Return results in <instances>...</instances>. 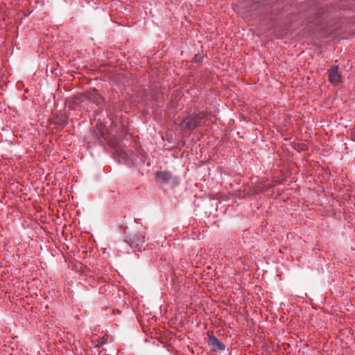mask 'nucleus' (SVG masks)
<instances>
[{"instance_id": "nucleus-5", "label": "nucleus", "mask_w": 355, "mask_h": 355, "mask_svg": "<svg viewBox=\"0 0 355 355\" xmlns=\"http://www.w3.org/2000/svg\"><path fill=\"white\" fill-rule=\"evenodd\" d=\"M144 241V239H140L139 241H132V239H130V245L135 248H137L139 245L140 243H143Z\"/></svg>"}, {"instance_id": "nucleus-2", "label": "nucleus", "mask_w": 355, "mask_h": 355, "mask_svg": "<svg viewBox=\"0 0 355 355\" xmlns=\"http://www.w3.org/2000/svg\"><path fill=\"white\" fill-rule=\"evenodd\" d=\"M208 344L211 347V348L215 352H222L225 349V345L221 343L216 337L214 336H209Z\"/></svg>"}, {"instance_id": "nucleus-4", "label": "nucleus", "mask_w": 355, "mask_h": 355, "mask_svg": "<svg viewBox=\"0 0 355 355\" xmlns=\"http://www.w3.org/2000/svg\"><path fill=\"white\" fill-rule=\"evenodd\" d=\"M156 175L165 182H168L172 178V173L168 171L157 172Z\"/></svg>"}, {"instance_id": "nucleus-6", "label": "nucleus", "mask_w": 355, "mask_h": 355, "mask_svg": "<svg viewBox=\"0 0 355 355\" xmlns=\"http://www.w3.org/2000/svg\"><path fill=\"white\" fill-rule=\"evenodd\" d=\"M102 341L98 342V343L95 344V347H100L107 343V340H105L104 338H102Z\"/></svg>"}, {"instance_id": "nucleus-1", "label": "nucleus", "mask_w": 355, "mask_h": 355, "mask_svg": "<svg viewBox=\"0 0 355 355\" xmlns=\"http://www.w3.org/2000/svg\"><path fill=\"white\" fill-rule=\"evenodd\" d=\"M216 116L208 114H191L186 116L180 123V127L183 130H192L201 125H208L209 123H215Z\"/></svg>"}, {"instance_id": "nucleus-3", "label": "nucleus", "mask_w": 355, "mask_h": 355, "mask_svg": "<svg viewBox=\"0 0 355 355\" xmlns=\"http://www.w3.org/2000/svg\"><path fill=\"white\" fill-rule=\"evenodd\" d=\"M341 78L338 66L334 65L329 70V80L332 84H338Z\"/></svg>"}]
</instances>
